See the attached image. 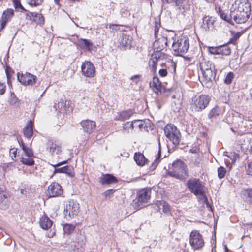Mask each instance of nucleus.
Here are the masks:
<instances>
[{"label": "nucleus", "instance_id": "obj_1", "mask_svg": "<svg viewBox=\"0 0 252 252\" xmlns=\"http://www.w3.org/2000/svg\"><path fill=\"white\" fill-rule=\"evenodd\" d=\"M250 13L249 2L236 0L230 8V17L237 23H244L248 19Z\"/></svg>", "mask_w": 252, "mask_h": 252}, {"label": "nucleus", "instance_id": "obj_2", "mask_svg": "<svg viewBox=\"0 0 252 252\" xmlns=\"http://www.w3.org/2000/svg\"><path fill=\"white\" fill-rule=\"evenodd\" d=\"M187 187L189 190L197 196L199 202L201 203H206L207 206L209 205L204 190L205 187L199 179L194 178L188 180Z\"/></svg>", "mask_w": 252, "mask_h": 252}, {"label": "nucleus", "instance_id": "obj_3", "mask_svg": "<svg viewBox=\"0 0 252 252\" xmlns=\"http://www.w3.org/2000/svg\"><path fill=\"white\" fill-rule=\"evenodd\" d=\"M169 176L185 181L188 177L187 166L181 160H177L172 164V170L167 173Z\"/></svg>", "mask_w": 252, "mask_h": 252}, {"label": "nucleus", "instance_id": "obj_4", "mask_svg": "<svg viewBox=\"0 0 252 252\" xmlns=\"http://www.w3.org/2000/svg\"><path fill=\"white\" fill-rule=\"evenodd\" d=\"M151 189L150 188H144L137 192L136 197L133 200L132 206L136 210H139L146 206L151 198Z\"/></svg>", "mask_w": 252, "mask_h": 252}, {"label": "nucleus", "instance_id": "obj_5", "mask_svg": "<svg viewBox=\"0 0 252 252\" xmlns=\"http://www.w3.org/2000/svg\"><path fill=\"white\" fill-rule=\"evenodd\" d=\"M210 100L209 96L201 94L192 98L190 103V108L192 111L199 112L204 110L208 106Z\"/></svg>", "mask_w": 252, "mask_h": 252}, {"label": "nucleus", "instance_id": "obj_6", "mask_svg": "<svg viewBox=\"0 0 252 252\" xmlns=\"http://www.w3.org/2000/svg\"><path fill=\"white\" fill-rule=\"evenodd\" d=\"M189 47V40L183 37L175 40L172 44V48L176 55H182L186 53Z\"/></svg>", "mask_w": 252, "mask_h": 252}, {"label": "nucleus", "instance_id": "obj_7", "mask_svg": "<svg viewBox=\"0 0 252 252\" xmlns=\"http://www.w3.org/2000/svg\"><path fill=\"white\" fill-rule=\"evenodd\" d=\"M20 146L22 147L23 152L19 158V161L27 165H33L34 164V161L33 160L34 155L32 150L25 146L23 143Z\"/></svg>", "mask_w": 252, "mask_h": 252}, {"label": "nucleus", "instance_id": "obj_8", "mask_svg": "<svg viewBox=\"0 0 252 252\" xmlns=\"http://www.w3.org/2000/svg\"><path fill=\"white\" fill-rule=\"evenodd\" d=\"M189 244L194 250L201 249L204 245L203 236L196 230H192L189 235Z\"/></svg>", "mask_w": 252, "mask_h": 252}, {"label": "nucleus", "instance_id": "obj_9", "mask_svg": "<svg viewBox=\"0 0 252 252\" xmlns=\"http://www.w3.org/2000/svg\"><path fill=\"white\" fill-rule=\"evenodd\" d=\"M166 136L175 145H178L180 142V133L176 127L172 124L167 125L164 128Z\"/></svg>", "mask_w": 252, "mask_h": 252}, {"label": "nucleus", "instance_id": "obj_10", "mask_svg": "<svg viewBox=\"0 0 252 252\" xmlns=\"http://www.w3.org/2000/svg\"><path fill=\"white\" fill-rule=\"evenodd\" d=\"M79 204L76 201L71 200L68 201L64 208L65 214L68 215L71 218L76 216L79 212Z\"/></svg>", "mask_w": 252, "mask_h": 252}, {"label": "nucleus", "instance_id": "obj_11", "mask_svg": "<svg viewBox=\"0 0 252 252\" xmlns=\"http://www.w3.org/2000/svg\"><path fill=\"white\" fill-rule=\"evenodd\" d=\"M200 68L202 74L204 81L207 83L212 82V80L215 77V73L212 67H208L206 63H200Z\"/></svg>", "mask_w": 252, "mask_h": 252}, {"label": "nucleus", "instance_id": "obj_12", "mask_svg": "<svg viewBox=\"0 0 252 252\" xmlns=\"http://www.w3.org/2000/svg\"><path fill=\"white\" fill-rule=\"evenodd\" d=\"M82 74L87 77H93L95 73V69L94 65L89 61L84 62L81 65Z\"/></svg>", "mask_w": 252, "mask_h": 252}, {"label": "nucleus", "instance_id": "obj_13", "mask_svg": "<svg viewBox=\"0 0 252 252\" xmlns=\"http://www.w3.org/2000/svg\"><path fill=\"white\" fill-rule=\"evenodd\" d=\"M17 77L19 81L24 85H32L35 82L36 77L29 73L24 74H17Z\"/></svg>", "mask_w": 252, "mask_h": 252}, {"label": "nucleus", "instance_id": "obj_14", "mask_svg": "<svg viewBox=\"0 0 252 252\" xmlns=\"http://www.w3.org/2000/svg\"><path fill=\"white\" fill-rule=\"evenodd\" d=\"M86 242V237L84 232L79 231L76 234L74 238H73L72 245L74 246V249H79L83 247Z\"/></svg>", "mask_w": 252, "mask_h": 252}, {"label": "nucleus", "instance_id": "obj_15", "mask_svg": "<svg viewBox=\"0 0 252 252\" xmlns=\"http://www.w3.org/2000/svg\"><path fill=\"white\" fill-rule=\"evenodd\" d=\"M48 193L51 197L61 196L63 194L62 187L58 183L53 182L48 187Z\"/></svg>", "mask_w": 252, "mask_h": 252}, {"label": "nucleus", "instance_id": "obj_16", "mask_svg": "<svg viewBox=\"0 0 252 252\" xmlns=\"http://www.w3.org/2000/svg\"><path fill=\"white\" fill-rule=\"evenodd\" d=\"M13 16L14 10L12 9H7L3 12L0 20L1 30L5 27L7 23L11 19Z\"/></svg>", "mask_w": 252, "mask_h": 252}, {"label": "nucleus", "instance_id": "obj_17", "mask_svg": "<svg viewBox=\"0 0 252 252\" xmlns=\"http://www.w3.org/2000/svg\"><path fill=\"white\" fill-rule=\"evenodd\" d=\"M163 56L161 51L157 50L151 55V58L149 61V66L152 70L155 71L156 69L157 63L159 59Z\"/></svg>", "mask_w": 252, "mask_h": 252}, {"label": "nucleus", "instance_id": "obj_18", "mask_svg": "<svg viewBox=\"0 0 252 252\" xmlns=\"http://www.w3.org/2000/svg\"><path fill=\"white\" fill-rule=\"evenodd\" d=\"M163 56L161 51L157 50L151 55V58L149 61V66L152 70L155 71L156 69L157 63L159 59Z\"/></svg>", "mask_w": 252, "mask_h": 252}, {"label": "nucleus", "instance_id": "obj_19", "mask_svg": "<svg viewBox=\"0 0 252 252\" xmlns=\"http://www.w3.org/2000/svg\"><path fill=\"white\" fill-rule=\"evenodd\" d=\"M81 125L84 130L88 133L92 132L96 126L95 122L89 120L82 121Z\"/></svg>", "mask_w": 252, "mask_h": 252}, {"label": "nucleus", "instance_id": "obj_20", "mask_svg": "<svg viewBox=\"0 0 252 252\" xmlns=\"http://www.w3.org/2000/svg\"><path fill=\"white\" fill-rule=\"evenodd\" d=\"M39 224L43 229L48 230L52 227L53 221L47 215H44L40 219Z\"/></svg>", "mask_w": 252, "mask_h": 252}, {"label": "nucleus", "instance_id": "obj_21", "mask_svg": "<svg viewBox=\"0 0 252 252\" xmlns=\"http://www.w3.org/2000/svg\"><path fill=\"white\" fill-rule=\"evenodd\" d=\"M132 114L133 111L131 110H128L118 112L115 115V120L124 121L128 119Z\"/></svg>", "mask_w": 252, "mask_h": 252}, {"label": "nucleus", "instance_id": "obj_22", "mask_svg": "<svg viewBox=\"0 0 252 252\" xmlns=\"http://www.w3.org/2000/svg\"><path fill=\"white\" fill-rule=\"evenodd\" d=\"M162 1L169 4H175L182 13L185 12V3L186 0H162Z\"/></svg>", "mask_w": 252, "mask_h": 252}, {"label": "nucleus", "instance_id": "obj_23", "mask_svg": "<svg viewBox=\"0 0 252 252\" xmlns=\"http://www.w3.org/2000/svg\"><path fill=\"white\" fill-rule=\"evenodd\" d=\"M99 181L102 184H110L117 182V180L115 177L111 174L102 175L99 178Z\"/></svg>", "mask_w": 252, "mask_h": 252}, {"label": "nucleus", "instance_id": "obj_24", "mask_svg": "<svg viewBox=\"0 0 252 252\" xmlns=\"http://www.w3.org/2000/svg\"><path fill=\"white\" fill-rule=\"evenodd\" d=\"M214 18L212 17L205 16L203 19L202 27L205 30H210L214 28Z\"/></svg>", "mask_w": 252, "mask_h": 252}, {"label": "nucleus", "instance_id": "obj_25", "mask_svg": "<svg viewBox=\"0 0 252 252\" xmlns=\"http://www.w3.org/2000/svg\"><path fill=\"white\" fill-rule=\"evenodd\" d=\"M150 87L154 92L158 94L161 91V83L157 77H154L152 81L150 83Z\"/></svg>", "mask_w": 252, "mask_h": 252}, {"label": "nucleus", "instance_id": "obj_26", "mask_svg": "<svg viewBox=\"0 0 252 252\" xmlns=\"http://www.w3.org/2000/svg\"><path fill=\"white\" fill-rule=\"evenodd\" d=\"M167 45V38L165 37L162 36L154 43V46L157 48V50L161 51Z\"/></svg>", "mask_w": 252, "mask_h": 252}, {"label": "nucleus", "instance_id": "obj_27", "mask_svg": "<svg viewBox=\"0 0 252 252\" xmlns=\"http://www.w3.org/2000/svg\"><path fill=\"white\" fill-rule=\"evenodd\" d=\"M48 147L49 152L51 154H59L61 152V147L56 142L49 141L48 143Z\"/></svg>", "mask_w": 252, "mask_h": 252}, {"label": "nucleus", "instance_id": "obj_28", "mask_svg": "<svg viewBox=\"0 0 252 252\" xmlns=\"http://www.w3.org/2000/svg\"><path fill=\"white\" fill-rule=\"evenodd\" d=\"M134 159L137 165L140 166H144L147 161L144 156L140 153H136L135 154Z\"/></svg>", "mask_w": 252, "mask_h": 252}, {"label": "nucleus", "instance_id": "obj_29", "mask_svg": "<svg viewBox=\"0 0 252 252\" xmlns=\"http://www.w3.org/2000/svg\"><path fill=\"white\" fill-rule=\"evenodd\" d=\"M54 173H65L68 176L70 177H73L74 176V174L72 172V168L66 166L63 167L61 168H57L55 167V170L54 171Z\"/></svg>", "mask_w": 252, "mask_h": 252}, {"label": "nucleus", "instance_id": "obj_30", "mask_svg": "<svg viewBox=\"0 0 252 252\" xmlns=\"http://www.w3.org/2000/svg\"><path fill=\"white\" fill-rule=\"evenodd\" d=\"M24 134L27 138H30L33 134V124L32 121L28 122L24 129Z\"/></svg>", "mask_w": 252, "mask_h": 252}, {"label": "nucleus", "instance_id": "obj_31", "mask_svg": "<svg viewBox=\"0 0 252 252\" xmlns=\"http://www.w3.org/2000/svg\"><path fill=\"white\" fill-rule=\"evenodd\" d=\"M3 189L0 188V207L5 209L8 205V201L7 197L3 194Z\"/></svg>", "mask_w": 252, "mask_h": 252}, {"label": "nucleus", "instance_id": "obj_32", "mask_svg": "<svg viewBox=\"0 0 252 252\" xmlns=\"http://www.w3.org/2000/svg\"><path fill=\"white\" fill-rule=\"evenodd\" d=\"M79 44L80 47L83 49H86L88 50H90L91 49L92 43L88 40L81 39L79 40Z\"/></svg>", "mask_w": 252, "mask_h": 252}, {"label": "nucleus", "instance_id": "obj_33", "mask_svg": "<svg viewBox=\"0 0 252 252\" xmlns=\"http://www.w3.org/2000/svg\"><path fill=\"white\" fill-rule=\"evenodd\" d=\"M157 205L160 210H162L164 213H168L170 211V205L165 201H159Z\"/></svg>", "mask_w": 252, "mask_h": 252}, {"label": "nucleus", "instance_id": "obj_34", "mask_svg": "<svg viewBox=\"0 0 252 252\" xmlns=\"http://www.w3.org/2000/svg\"><path fill=\"white\" fill-rule=\"evenodd\" d=\"M219 54L227 56L231 53L230 48L227 45H222L219 46Z\"/></svg>", "mask_w": 252, "mask_h": 252}, {"label": "nucleus", "instance_id": "obj_35", "mask_svg": "<svg viewBox=\"0 0 252 252\" xmlns=\"http://www.w3.org/2000/svg\"><path fill=\"white\" fill-rule=\"evenodd\" d=\"M63 228L64 234H70L74 230L75 225L71 224L65 223L63 225Z\"/></svg>", "mask_w": 252, "mask_h": 252}, {"label": "nucleus", "instance_id": "obj_36", "mask_svg": "<svg viewBox=\"0 0 252 252\" xmlns=\"http://www.w3.org/2000/svg\"><path fill=\"white\" fill-rule=\"evenodd\" d=\"M220 111L218 107L213 108L208 114V117L209 119H213L216 118L220 115Z\"/></svg>", "mask_w": 252, "mask_h": 252}, {"label": "nucleus", "instance_id": "obj_37", "mask_svg": "<svg viewBox=\"0 0 252 252\" xmlns=\"http://www.w3.org/2000/svg\"><path fill=\"white\" fill-rule=\"evenodd\" d=\"M243 193L248 201L252 204V189H245L243 191Z\"/></svg>", "mask_w": 252, "mask_h": 252}, {"label": "nucleus", "instance_id": "obj_38", "mask_svg": "<svg viewBox=\"0 0 252 252\" xmlns=\"http://www.w3.org/2000/svg\"><path fill=\"white\" fill-rule=\"evenodd\" d=\"M44 19L43 16L38 13H35L33 19V21H35L38 24H42L44 23Z\"/></svg>", "mask_w": 252, "mask_h": 252}, {"label": "nucleus", "instance_id": "obj_39", "mask_svg": "<svg viewBox=\"0 0 252 252\" xmlns=\"http://www.w3.org/2000/svg\"><path fill=\"white\" fill-rule=\"evenodd\" d=\"M143 126V123L142 121H141L140 120H136L134 121H133L130 124V127L133 129L135 127H139V129H141Z\"/></svg>", "mask_w": 252, "mask_h": 252}, {"label": "nucleus", "instance_id": "obj_40", "mask_svg": "<svg viewBox=\"0 0 252 252\" xmlns=\"http://www.w3.org/2000/svg\"><path fill=\"white\" fill-rule=\"evenodd\" d=\"M219 14L220 17L222 19L227 21L230 23H231L233 22L232 19L230 17V15L227 16L222 10L220 9H219Z\"/></svg>", "mask_w": 252, "mask_h": 252}, {"label": "nucleus", "instance_id": "obj_41", "mask_svg": "<svg viewBox=\"0 0 252 252\" xmlns=\"http://www.w3.org/2000/svg\"><path fill=\"white\" fill-rule=\"evenodd\" d=\"M121 42L123 46H127V45H129L130 42L129 36L127 35L126 34H123L122 36V39Z\"/></svg>", "mask_w": 252, "mask_h": 252}, {"label": "nucleus", "instance_id": "obj_42", "mask_svg": "<svg viewBox=\"0 0 252 252\" xmlns=\"http://www.w3.org/2000/svg\"><path fill=\"white\" fill-rule=\"evenodd\" d=\"M233 78L234 73L232 72H229L225 77L224 82L227 84H230L231 83Z\"/></svg>", "mask_w": 252, "mask_h": 252}, {"label": "nucleus", "instance_id": "obj_43", "mask_svg": "<svg viewBox=\"0 0 252 252\" xmlns=\"http://www.w3.org/2000/svg\"><path fill=\"white\" fill-rule=\"evenodd\" d=\"M225 174H226V170L224 167L220 166L218 168V177L220 179H221V178H223L225 176Z\"/></svg>", "mask_w": 252, "mask_h": 252}, {"label": "nucleus", "instance_id": "obj_44", "mask_svg": "<svg viewBox=\"0 0 252 252\" xmlns=\"http://www.w3.org/2000/svg\"><path fill=\"white\" fill-rule=\"evenodd\" d=\"M44 0H28V3L32 6H37L42 3Z\"/></svg>", "mask_w": 252, "mask_h": 252}, {"label": "nucleus", "instance_id": "obj_45", "mask_svg": "<svg viewBox=\"0 0 252 252\" xmlns=\"http://www.w3.org/2000/svg\"><path fill=\"white\" fill-rule=\"evenodd\" d=\"M17 152V149L16 148L11 149L9 151L10 155L11 156L12 159L15 161L18 160L16 158Z\"/></svg>", "mask_w": 252, "mask_h": 252}, {"label": "nucleus", "instance_id": "obj_46", "mask_svg": "<svg viewBox=\"0 0 252 252\" xmlns=\"http://www.w3.org/2000/svg\"><path fill=\"white\" fill-rule=\"evenodd\" d=\"M130 80L135 84H138L141 81L140 75H135L131 77Z\"/></svg>", "mask_w": 252, "mask_h": 252}, {"label": "nucleus", "instance_id": "obj_47", "mask_svg": "<svg viewBox=\"0 0 252 252\" xmlns=\"http://www.w3.org/2000/svg\"><path fill=\"white\" fill-rule=\"evenodd\" d=\"M209 51L210 53L212 54H219V46L218 47H212L209 48Z\"/></svg>", "mask_w": 252, "mask_h": 252}, {"label": "nucleus", "instance_id": "obj_48", "mask_svg": "<svg viewBox=\"0 0 252 252\" xmlns=\"http://www.w3.org/2000/svg\"><path fill=\"white\" fill-rule=\"evenodd\" d=\"M246 171L247 174L252 176V161L248 163Z\"/></svg>", "mask_w": 252, "mask_h": 252}, {"label": "nucleus", "instance_id": "obj_49", "mask_svg": "<svg viewBox=\"0 0 252 252\" xmlns=\"http://www.w3.org/2000/svg\"><path fill=\"white\" fill-rule=\"evenodd\" d=\"M35 12H28L26 13V18L30 20L33 21Z\"/></svg>", "mask_w": 252, "mask_h": 252}, {"label": "nucleus", "instance_id": "obj_50", "mask_svg": "<svg viewBox=\"0 0 252 252\" xmlns=\"http://www.w3.org/2000/svg\"><path fill=\"white\" fill-rule=\"evenodd\" d=\"M160 143H159V146L160 147ZM160 154H161V151H160V149H159V151H158V155L155 158V159L154 160V162L153 163V164H155L156 166H157V165L158 163L159 162V158L160 157Z\"/></svg>", "mask_w": 252, "mask_h": 252}, {"label": "nucleus", "instance_id": "obj_51", "mask_svg": "<svg viewBox=\"0 0 252 252\" xmlns=\"http://www.w3.org/2000/svg\"><path fill=\"white\" fill-rule=\"evenodd\" d=\"M5 90V85L2 83H0V95L3 94Z\"/></svg>", "mask_w": 252, "mask_h": 252}, {"label": "nucleus", "instance_id": "obj_52", "mask_svg": "<svg viewBox=\"0 0 252 252\" xmlns=\"http://www.w3.org/2000/svg\"><path fill=\"white\" fill-rule=\"evenodd\" d=\"M17 102V98L14 95H11V97L9 100L11 104L14 105Z\"/></svg>", "mask_w": 252, "mask_h": 252}, {"label": "nucleus", "instance_id": "obj_53", "mask_svg": "<svg viewBox=\"0 0 252 252\" xmlns=\"http://www.w3.org/2000/svg\"><path fill=\"white\" fill-rule=\"evenodd\" d=\"M159 74L161 77H165L167 74V71L166 69H162L159 71Z\"/></svg>", "mask_w": 252, "mask_h": 252}, {"label": "nucleus", "instance_id": "obj_54", "mask_svg": "<svg viewBox=\"0 0 252 252\" xmlns=\"http://www.w3.org/2000/svg\"><path fill=\"white\" fill-rule=\"evenodd\" d=\"M231 156L232 157V158H231V162L232 163H233L234 162H235V160L236 159V158H238V154H237L236 153H231Z\"/></svg>", "mask_w": 252, "mask_h": 252}, {"label": "nucleus", "instance_id": "obj_55", "mask_svg": "<svg viewBox=\"0 0 252 252\" xmlns=\"http://www.w3.org/2000/svg\"><path fill=\"white\" fill-rule=\"evenodd\" d=\"M112 193H113V190L110 189V190H107L106 191H105L103 193V195L105 196V197L106 198H107V196H110Z\"/></svg>", "mask_w": 252, "mask_h": 252}, {"label": "nucleus", "instance_id": "obj_56", "mask_svg": "<svg viewBox=\"0 0 252 252\" xmlns=\"http://www.w3.org/2000/svg\"><path fill=\"white\" fill-rule=\"evenodd\" d=\"M14 5H15V8L16 9H18L19 8H20L21 9H22V10H25V11H26L24 8L22 6V5L20 3H18L17 2H16L14 3Z\"/></svg>", "mask_w": 252, "mask_h": 252}, {"label": "nucleus", "instance_id": "obj_57", "mask_svg": "<svg viewBox=\"0 0 252 252\" xmlns=\"http://www.w3.org/2000/svg\"><path fill=\"white\" fill-rule=\"evenodd\" d=\"M64 108V101L63 100H62L60 103H58V109H63Z\"/></svg>", "mask_w": 252, "mask_h": 252}, {"label": "nucleus", "instance_id": "obj_58", "mask_svg": "<svg viewBox=\"0 0 252 252\" xmlns=\"http://www.w3.org/2000/svg\"><path fill=\"white\" fill-rule=\"evenodd\" d=\"M67 162V160H65L63 162H59L56 165H53L54 167H58L63 164H65Z\"/></svg>", "mask_w": 252, "mask_h": 252}, {"label": "nucleus", "instance_id": "obj_59", "mask_svg": "<svg viewBox=\"0 0 252 252\" xmlns=\"http://www.w3.org/2000/svg\"><path fill=\"white\" fill-rule=\"evenodd\" d=\"M55 232L54 231H51L48 233L47 236L49 238L53 237L55 235Z\"/></svg>", "mask_w": 252, "mask_h": 252}, {"label": "nucleus", "instance_id": "obj_60", "mask_svg": "<svg viewBox=\"0 0 252 252\" xmlns=\"http://www.w3.org/2000/svg\"><path fill=\"white\" fill-rule=\"evenodd\" d=\"M20 192L22 194L25 195L27 193V190L26 189H21L20 190Z\"/></svg>", "mask_w": 252, "mask_h": 252}, {"label": "nucleus", "instance_id": "obj_61", "mask_svg": "<svg viewBox=\"0 0 252 252\" xmlns=\"http://www.w3.org/2000/svg\"><path fill=\"white\" fill-rule=\"evenodd\" d=\"M158 32V29L156 28L155 29V35L156 38H157V35Z\"/></svg>", "mask_w": 252, "mask_h": 252}, {"label": "nucleus", "instance_id": "obj_62", "mask_svg": "<svg viewBox=\"0 0 252 252\" xmlns=\"http://www.w3.org/2000/svg\"><path fill=\"white\" fill-rule=\"evenodd\" d=\"M60 0H54L55 2H56L57 4L59 3V1Z\"/></svg>", "mask_w": 252, "mask_h": 252}, {"label": "nucleus", "instance_id": "obj_63", "mask_svg": "<svg viewBox=\"0 0 252 252\" xmlns=\"http://www.w3.org/2000/svg\"><path fill=\"white\" fill-rule=\"evenodd\" d=\"M239 36H240V34H239V33H238L237 34V37H239Z\"/></svg>", "mask_w": 252, "mask_h": 252}, {"label": "nucleus", "instance_id": "obj_64", "mask_svg": "<svg viewBox=\"0 0 252 252\" xmlns=\"http://www.w3.org/2000/svg\"><path fill=\"white\" fill-rule=\"evenodd\" d=\"M251 100L252 101V93L251 94Z\"/></svg>", "mask_w": 252, "mask_h": 252}]
</instances>
